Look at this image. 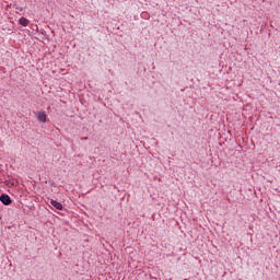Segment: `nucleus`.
I'll use <instances>...</instances> for the list:
<instances>
[{
	"label": "nucleus",
	"mask_w": 280,
	"mask_h": 280,
	"mask_svg": "<svg viewBox=\"0 0 280 280\" xmlns=\"http://www.w3.org/2000/svg\"><path fill=\"white\" fill-rule=\"evenodd\" d=\"M36 117H37V121H39V124H45V121H47V113L46 112H37Z\"/></svg>",
	"instance_id": "obj_2"
},
{
	"label": "nucleus",
	"mask_w": 280,
	"mask_h": 280,
	"mask_svg": "<svg viewBox=\"0 0 280 280\" xmlns=\"http://www.w3.org/2000/svg\"><path fill=\"white\" fill-rule=\"evenodd\" d=\"M0 202H2V205L5 207H10V205H12V198H10V195L2 194L0 196Z\"/></svg>",
	"instance_id": "obj_1"
},
{
	"label": "nucleus",
	"mask_w": 280,
	"mask_h": 280,
	"mask_svg": "<svg viewBox=\"0 0 280 280\" xmlns=\"http://www.w3.org/2000/svg\"><path fill=\"white\" fill-rule=\"evenodd\" d=\"M19 24L22 25V27H27V25H30V20H27L26 18H20L19 20Z\"/></svg>",
	"instance_id": "obj_4"
},
{
	"label": "nucleus",
	"mask_w": 280,
	"mask_h": 280,
	"mask_svg": "<svg viewBox=\"0 0 280 280\" xmlns=\"http://www.w3.org/2000/svg\"><path fill=\"white\" fill-rule=\"evenodd\" d=\"M84 139V141H86V140H89V137H85V138H83Z\"/></svg>",
	"instance_id": "obj_5"
},
{
	"label": "nucleus",
	"mask_w": 280,
	"mask_h": 280,
	"mask_svg": "<svg viewBox=\"0 0 280 280\" xmlns=\"http://www.w3.org/2000/svg\"><path fill=\"white\" fill-rule=\"evenodd\" d=\"M50 205L58 211H62L63 209L62 205L54 199L50 200Z\"/></svg>",
	"instance_id": "obj_3"
}]
</instances>
